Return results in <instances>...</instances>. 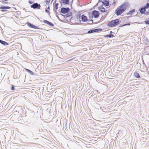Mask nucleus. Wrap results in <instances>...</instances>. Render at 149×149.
Wrapping results in <instances>:
<instances>
[{
    "label": "nucleus",
    "instance_id": "1",
    "mask_svg": "<svg viewBox=\"0 0 149 149\" xmlns=\"http://www.w3.org/2000/svg\"><path fill=\"white\" fill-rule=\"evenodd\" d=\"M119 21L120 20L118 19L113 20L108 23V26L111 27L116 26L119 24Z\"/></svg>",
    "mask_w": 149,
    "mask_h": 149
},
{
    "label": "nucleus",
    "instance_id": "2",
    "mask_svg": "<svg viewBox=\"0 0 149 149\" xmlns=\"http://www.w3.org/2000/svg\"><path fill=\"white\" fill-rule=\"evenodd\" d=\"M129 3L126 2L122 3L119 7L122 9L123 11L124 10V11L129 6Z\"/></svg>",
    "mask_w": 149,
    "mask_h": 149
},
{
    "label": "nucleus",
    "instance_id": "3",
    "mask_svg": "<svg viewBox=\"0 0 149 149\" xmlns=\"http://www.w3.org/2000/svg\"><path fill=\"white\" fill-rule=\"evenodd\" d=\"M122 10V9L119 6L117 8L116 10V13L117 15L121 14L122 13L124 12V11H123Z\"/></svg>",
    "mask_w": 149,
    "mask_h": 149
},
{
    "label": "nucleus",
    "instance_id": "4",
    "mask_svg": "<svg viewBox=\"0 0 149 149\" xmlns=\"http://www.w3.org/2000/svg\"><path fill=\"white\" fill-rule=\"evenodd\" d=\"M69 11V9L68 8H62L61 10V12L63 14H65L68 13Z\"/></svg>",
    "mask_w": 149,
    "mask_h": 149
},
{
    "label": "nucleus",
    "instance_id": "5",
    "mask_svg": "<svg viewBox=\"0 0 149 149\" xmlns=\"http://www.w3.org/2000/svg\"><path fill=\"white\" fill-rule=\"evenodd\" d=\"M31 8H33L34 9L37 8L40 9V6L39 4H38L37 3H34L31 6Z\"/></svg>",
    "mask_w": 149,
    "mask_h": 149
},
{
    "label": "nucleus",
    "instance_id": "6",
    "mask_svg": "<svg viewBox=\"0 0 149 149\" xmlns=\"http://www.w3.org/2000/svg\"><path fill=\"white\" fill-rule=\"evenodd\" d=\"M92 14L95 18H97L98 17L99 15V12L97 11L94 10Z\"/></svg>",
    "mask_w": 149,
    "mask_h": 149
},
{
    "label": "nucleus",
    "instance_id": "7",
    "mask_svg": "<svg viewBox=\"0 0 149 149\" xmlns=\"http://www.w3.org/2000/svg\"><path fill=\"white\" fill-rule=\"evenodd\" d=\"M44 23L48 24L49 25L51 26H54V24L46 20H44L43 21Z\"/></svg>",
    "mask_w": 149,
    "mask_h": 149
},
{
    "label": "nucleus",
    "instance_id": "8",
    "mask_svg": "<svg viewBox=\"0 0 149 149\" xmlns=\"http://www.w3.org/2000/svg\"><path fill=\"white\" fill-rule=\"evenodd\" d=\"M81 19L84 22H86L87 20V17L84 15L81 16Z\"/></svg>",
    "mask_w": 149,
    "mask_h": 149
},
{
    "label": "nucleus",
    "instance_id": "9",
    "mask_svg": "<svg viewBox=\"0 0 149 149\" xmlns=\"http://www.w3.org/2000/svg\"><path fill=\"white\" fill-rule=\"evenodd\" d=\"M0 43L5 45H8V43L6 42L3 41H2V40H1V41H0Z\"/></svg>",
    "mask_w": 149,
    "mask_h": 149
},
{
    "label": "nucleus",
    "instance_id": "10",
    "mask_svg": "<svg viewBox=\"0 0 149 149\" xmlns=\"http://www.w3.org/2000/svg\"><path fill=\"white\" fill-rule=\"evenodd\" d=\"M25 70L27 72L31 74L32 75H34V73L33 72L27 69H26Z\"/></svg>",
    "mask_w": 149,
    "mask_h": 149
},
{
    "label": "nucleus",
    "instance_id": "11",
    "mask_svg": "<svg viewBox=\"0 0 149 149\" xmlns=\"http://www.w3.org/2000/svg\"><path fill=\"white\" fill-rule=\"evenodd\" d=\"M146 10V9L144 7L141 8L140 10V13L141 14H143L144 13V12Z\"/></svg>",
    "mask_w": 149,
    "mask_h": 149
},
{
    "label": "nucleus",
    "instance_id": "12",
    "mask_svg": "<svg viewBox=\"0 0 149 149\" xmlns=\"http://www.w3.org/2000/svg\"><path fill=\"white\" fill-rule=\"evenodd\" d=\"M62 2L65 4H68L69 3V0H62Z\"/></svg>",
    "mask_w": 149,
    "mask_h": 149
},
{
    "label": "nucleus",
    "instance_id": "13",
    "mask_svg": "<svg viewBox=\"0 0 149 149\" xmlns=\"http://www.w3.org/2000/svg\"><path fill=\"white\" fill-rule=\"evenodd\" d=\"M10 8V7L8 6H1L0 7V9H9Z\"/></svg>",
    "mask_w": 149,
    "mask_h": 149
},
{
    "label": "nucleus",
    "instance_id": "14",
    "mask_svg": "<svg viewBox=\"0 0 149 149\" xmlns=\"http://www.w3.org/2000/svg\"><path fill=\"white\" fill-rule=\"evenodd\" d=\"M135 11V9H133L132 10L130 11L128 14L130 15H132L134 13V12Z\"/></svg>",
    "mask_w": 149,
    "mask_h": 149
},
{
    "label": "nucleus",
    "instance_id": "15",
    "mask_svg": "<svg viewBox=\"0 0 149 149\" xmlns=\"http://www.w3.org/2000/svg\"><path fill=\"white\" fill-rule=\"evenodd\" d=\"M134 75L135 76L136 78H139L140 77L139 74L136 72H135L134 73Z\"/></svg>",
    "mask_w": 149,
    "mask_h": 149
},
{
    "label": "nucleus",
    "instance_id": "16",
    "mask_svg": "<svg viewBox=\"0 0 149 149\" xmlns=\"http://www.w3.org/2000/svg\"><path fill=\"white\" fill-rule=\"evenodd\" d=\"M97 30H91L89 31H88V33H92L95 32V31H96Z\"/></svg>",
    "mask_w": 149,
    "mask_h": 149
},
{
    "label": "nucleus",
    "instance_id": "17",
    "mask_svg": "<svg viewBox=\"0 0 149 149\" xmlns=\"http://www.w3.org/2000/svg\"><path fill=\"white\" fill-rule=\"evenodd\" d=\"M104 4L107 6H108L109 4V2L108 1H105L104 2Z\"/></svg>",
    "mask_w": 149,
    "mask_h": 149
},
{
    "label": "nucleus",
    "instance_id": "18",
    "mask_svg": "<svg viewBox=\"0 0 149 149\" xmlns=\"http://www.w3.org/2000/svg\"><path fill=\"white\" fill-rule=\"evenodd\" d=\"M100 10L101 12H105V9L103 7H102L100 8Z\"/></svg>",
    "mask_w": 149,
    "mask_h": 149
},
{
    "label": "nucleus",
    "instance_id": "19",
    "mask_svg": "<svg viewBox=\"0 0 149 149\" xmlns=\"http://www.w3.org/2000/svg\"><path fill=\"white\" fill-rule=\"evenodd\" d=\"M31 28H33V29H40V28L37 27L35 25L33 24V25H32V26H31Z\"/></svg>",
    "mask_w": 149,
    "mask_h": 149
},
{
    "label": "nucleus",
    "instance_id": "20",
    "mask_svg": "<svg viewBox=\"0 0 149 149\" xmlns=\"http://www.w3.org/2000/svg\"><path fill=\"white\" fill-rule=\"evenodd\" d=\"M113 35L112 34H110L109 35H107L105 37H109L110 38H111L112 37H113Z\"/></svg>",
    "mask_w": 149,
    "mask_h": 149
},
{
    "label": "nucleus",
    "instance_id": "21",
    "mask_svg": "<svg viewBox=\"0 0 149 149\" xmlns=\"http://www.w3.org/2000/svg\"><path fill=\"white\" fill-rule=\"evenodd\" d=\"M149 7V3H147L146 5L144 7L145 8H148Z\"/></svg>",
    "mask_w": 149,
    "mask_h": 149
},
{
    "label": "nucleus",
    "instance_id": "22",
    "mask_svg": "<svg viewBox=\"0 0 149 149\" xmlns=\"http://www.w3.org/2000/svg\"><path fill=\"white\" fill-rule=\"evenodd\" d=\"M27 25L28 26L30 27H31V26H32V25H33V24H31V23L29 22H28L27 23Z\"/></svg>",
    "mask_w": 149,
    "mask_h": 149
},
{
    "label": "nucleus",
    "instance_id": "23",
    "mask_svg": "<svg viewBox=\"0 0 149 149\" xmlns=\"http://www.w3.org/2000/svg\"><path fill=\"white\" fill-rule=\"evenodd\" d=\"M145 22L146 24H149V19L147 21H145Z\"/></svg>",
    "mask_w": 149,
    "mask_h": 149
},
{
    "label": "nucleus",
    "instance_id": "24",
    "mask_svg": "<svg viewBox=\"0 0 149 149\" xmlns=\"http://www.w3.org/2000/svg\"><path fill=\"white\" fill-rule=\"evenodd\" d=\"M58 3H56V4L55 6V8L56 9H58Z\"/></svg>",
    "mask_w": 149,
    "mask_h": 149
},
{
    "label": "nucleus",
    "instance_id": "25",
    "mask_svg": "<svg viewBox=\"0 0 149 149\" xmlns=\"http://www.w3.org/2000/svg\"><path fill=\"white\" fill-rule=\"evenodd\" d=\"M100 29H95V30H97L96 31H95V32H96L99 31H100Z\"/></svg>",
    "mask_w": 149,
    "mask_h": 149
},
{
    "label": "nucleus",
    "instance_id": "26",
    "mask_svg": "<svg viewBox=\"0 0 149 149\" xmlns=\"http://www.w3.org/2000/svg\"><path fill=\"white\" fill-rule=\"evenodd\" d=\"M130 25V24L128 23V24H124V25H123V26H126V25Z\"/></svg>",
    "mask_w": 149,
    "mask_h": 149
},
{
    "label": "nucleus",
    "instance_id": "27",
    "mask_svg": "<svg viewBox=\"0 0 149 149\" xmlns=\"http://www.w3.org/2000/svg\"><path fill=\"white\" fill-rule=\"evenodd\" d=\"M1 11L2 12H5L7 10H1Z\"/></svg>",
    "mask_w": 149,
    "mask_h": 149
},
{
    "label": "nucleus",
    "instance_id": "28",
    "mask_svg": "<svg viewBox=\"0 0 149 149\" xmlns=\"http://www.w3.org/2000/svg\"><path fill=\"white\" fill-rule=\"evenodd\" d=\"M145 13L146 14H147V15H149V12H146Z\"/></svg>",
    "mask_w": 149,
    "mask_h": 149
},
{
    "label": "nucleus",
    "instance_id": "29",
    "mask_svg": "<svg viewBox=\"0 0 149 149\" xmlns=\"http://www.w3.org/2000/svg\"><path fill=\"white\" fill-rule=\"evenodd\" d=\"M14 89V87L13 86H12L11 87V89L13 90Z\"/></svg>",
    "mask_w": 149,
    "mask_h": 149
},
{
    "label": "nucleus",
    "instance_id": "30",
    "mask_svg": "<svg viewBox=\"0 0 149 149\" xmlns=\"http://www.w3.org/2000/svg\"><path fill=\"white\" fill-rule=\"evenodd\" d=\"M47 11H48L47 10H45V11H46V12H47Z\"/></svg>",
    "mask_w": 149,
    "mask_h": 149
}]
</instances>
